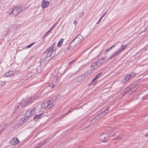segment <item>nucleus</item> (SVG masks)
Listing matches in <instances>:
<instances>
[{"label": "nucleus", "mask_w": 148, "mask_h": 148, "mask_svg": "<svg viewBox=\"0 0 148 148\" xmlns=\"http://www.w3.org/2000/svg\"><path fill=\"white\" fill-rule=\"evenodd\" d=\"M75 24H76L77 23V22L76 21H75L73 22Z\"/></svg>", "instance_id": "79ce46f5"}, {"label": "nucleus", "mask_w": 148, "mask_h": 148, "mask_svg": "<svg viewBox=\"0 0 148 148\" xmlns=\"http://www.w3.org/2000/svg\"><path fill=\"white\" fill-rule=\"evenodd\" d=\"M7 125L6 124H1L0 126V133H1V131L4 130L5 128L6 127Z\"/></svg>", "instance_id": "aec40b11"}, {"label": "nucleus", "mask_w": 148, "mask_h": 148, "mask_svg": "<svg viewBox=\"0 0 148 148\" xmlns=\"http://www.w3.org/2000/svg\"><path fill=\"white\" fill-rule=\"evenodd\" d=\"M84 15V12H82L81 14L79 15V17L80 18H82Z\"/></svg>", "instance_id": "2f4dec72"}, {"label": "nucleus", "mask_w": 148, "mask_h": 148, "mask_svg": "<svg viewBox=\"0 0 148 148\" xmlns=\"http://www.w3.org/2000/svg\"><path fill=\"white\" fill-rule=\"evenodd\" d=\"M91 67L92 69H97L99 67V66H98L97 63L96 61L92 63L91 65Z\"/></svg>", "instance_id": "2eb2a0df"}, {"label": "nucleus", "mask_w": 148, "mask_h": 148, "mask_svg": "<svg viewBox=\"0 0 148 148\" xmlns=\"http://www.w3.org/2000/svg\"><path fill=\"white\" fill-rule=\"evenodd\" d=\"M96 62L97 63L98 66L99 67L101 66L102 64L105 63V62L104 61H100L99 60H97Z\"/></svg>", "instance_id": "412c9836"}, {"label": "nucleus", "mask_w": 148, "mask_h": 148, "mask_svg": "<svg viewBox=\"0 0 148 148\" xmlns=\"http://www.w3.org/2000/svg\"><path fill=\"white\" fill-rule=\"evenodd\" d=\"M27 111L26 112V113L25 114V116L23 118H21V121L25 123L27 122L28 120V117L29 116L31 117V116L30 113L27 114Z\"/></svg>", "instance_id": "9d476101"}, {"label": "nucleus", "mask_w": 148, "mask_h": 148, "mask_svg": "<svg viewBox=\"0 0 148 148\" xmlns=\"http://www.w3.org/2000/svg\"><path fill=\"white\" fill-rule=\"evenodd\" d=\"M127 47V45H123L121 46V48L119 49L116 52L118 54H119L121 52Z\"/></svg>", "instance_id": "ddd939ff"}, {"label": "nucleus", "mask_w": 148, "mask_h": 148, "mask_svg": "<svg viewBox=\"0 0 148 148\" xmlns=\"http://www.w3.org/2000/svg\"><path fill=\"white\" fill-rule=\"evenodd\" d=\"M50 30H49L45 34V35H44V37H45L46 36H47V34H48V33L50 32Z\"/></svg>", "instance_id": "c9c22d12"}, {"label": "nucleus", "mask_w": 148, "mask_h": 148, "mask_svg": "<svg viewBox=\"0 0 148 148\" xmlns=\"http://www.w3.org/2000/svg\"><path fill=\"white\" fill-rule=\"evenodd\" d=\"M92 72V70H91L90 69H89L87 72V74H86V76L88 75H90Z\"/></svg>", "instance_id": "bb28decb"}, {"label": "nucleus", "mask_w": 148, "mask_h": 148, "mask_svg": "<svg viewBox=\"0 0 148 148\" xmlns=\"http://www.w3.org/2000/svg\"><path fill=\"white\" fill-rule=\"evenodd\" d=\"M56 23L54 24V25L53 26V27H52V28L49 30L50 31L51 30L55 27L56 25Z\"/></svg>", "instance_id": "f704fd0d"}, {"label": "nucleus", "mask_w": 148, "mask_h": 148, "mask_svg": "<svg viewBox=\"0 0 148 148\" xmlns=\"http://www.w3.org/2000/svg\"><path fill=\"white\" fill-rule=\"evenodd\" d=\"M75 61V60H74L72 61L69 62V63L68 64L69 66L73 64Z\"/></svg>", "instance_id": "c85d7f7f"}, {"label": "nucleus", "mask_w": 148, "mask_h": 148, "mask_svg": "<svg viewBox=\"0 0 148 148\" xmlns=\"http://www.w3.org/2000/svg\"><path fill=\"white\" fill-rule=\"evenodd\" d=\"M44 116L43 113L40 114H37L35 115L34 117V121H36L38 119H39L43 116Z\"/></svg>", "instance_id": "4468645a"}, {"label": "nucleus", "mask_w": 148, "mask_h": 148, "mask_svg": "<svg viewBox=\"0 0 148 148\" xmlns=\"http://www.w3.org/2000/svg\"><path fill=\"white\" fill-rule=\"evenodd\" d=\"M55 86V85L52 84L49 85V87H50L51 88H54Z\"/></svg>", "instance_id": "7c9ffc66"}, {"label": "nucleus", "mask_w": 148, "mask_h": 148, "mask_svg": "<svg viewBox=\"0 0 148 148\" xmlns=\"http://www.w3.org/2000/svg\"><path fill=\"white\" fill-rule=\"evenodd\" d=\"M63 40L64 39H61L60 40L58 43L57 45L58 47H59L61 45L63 41Z\"/></svg>", "instance_id": "393cba45"}, {"label": "nucleus", "mask_w": 148, "mask_h": 148, "mask_svg": "<svg viewBox=\"0 0 148 148\" xmlns=\"http://www.w3.org/2000/svg\"><path fill=\"white\" fill-rule=\"evenodd\" d=\"M101 18H100V19H99V20L97 22L96 24H97L99 23L100 22L101 20Z\"/></svg>", "instance_id": "e433bc0d"}, {"label": "nucleus", "mask_w": 148, "mask_h": 148, "mask_svg": "<svg viewBox=\"0 0 148 148\" xmlns=\"http://www.w3.org/2000/svg\"><path fill=\"white\" fill-rule=\"evenodd\" d=\"M41 4V6L43 8H46L49 5V2L44 0H43L42 1Z\"/></svg>", "instance_id": "f8f14e48"}, {"label": "nucleus", "mask_w": 148, "mask_h": 148, "mask_svg": "<svg viewBox=\"0 0 148 148\" xmlns=\"http://www.w3.org/2000/svg\"><path fill=\"white\" fill-rule=\"evenodd\" d=\"M98 60H100V61H104L105 62L107 61H105V58L101 57Z\"/></svg>", "instance_id": "cd10ccee"}, {"label": "nucleus", "mask_w": 148, "mask_h": 148, "mask_svg": "<svg viewBox=\"0 0 148 148\" xmlns=\"http://www.w3.org/2000/svg\"><path fill=\"white\" fill-rule=\"evenodd\" d=\"M60 95H58L55 96L53 97L51 100L48 101L46 104L47 108L48 109L54 106L56 104L55 101L59 100Z\"/></svg>", "instance_id": "f03ea898"}, {"label": "nucleus", "mask_w": 148, "mask_h": 148, "mask_svg": "<svg viewBox=\"0 0 148 148\" xmlns=\"http://www.w3.org/2000/svg\"><path fill=\"white\" fill-rule=\"evenodd\" d=\"M54 47L53 46H51L48 48L47 50L45 51L44 55L46 58L51 57V56H54V54H53V52Z\"/></svg>", "instance_id": "423d86ee"}, {"label": "nucleus", "mask_w": 148, "mask_h": 148, "mask_svg": "<svg viewBox=\"0 0 148 148\" xmlns=\"http://www.w3.org/2000/svg\"><path fill=\"white\" fill-rule=\"evenodd\" d=\"M13 73L12 71H10L9 72H8L3 75V76L4 77H10L12 76L13 75Z\"/></svg>", "instance_id": "dca6fc26"}, {"label": "nucleus", "mask_w": 148, "mask_h": 148, "mask_svg": "<svg viewBox=\"0 0 148 148\" xmlns=\"http://www.w3.org/2000/svg\"><path fill=\"white\" fill-rule=\"evenodd\" d=\"M19 142L18 139L17 138L15 137L11 139L10 143L11 145H15L18 144Z\"/></svg>", "instance_id": "9b49d317"}, {"label": "nucleus", "mask_w": 148, "mask_h": 148, "mask_svg": "<svg viewBox=\"0 0 148 148\" xmlns=\"http://www.w3.org/2000/svg\"><path fill=\"white\" fill-rule=\"evenodd\" d=\"M1 134V133H0V134Z\"/></svg>", "instance_id": "de8ad7c7"}, {"label": "nucleus", "mask_w": 148, "mask_h": 148, "mask_svg": "<svg viewBox=\"0 0 148 148\" xmlns=\"http://www.w3.org/2000/svg\"><path fill=\"white\" fill-rule=\"evenodd\" d=\"M110 50L109 49V48L108 49H107L106 50V51H107V52H108Z\"/></svg>", "instance_id": "a19ab883"}, {"label": "nucleus", "mask_w": 148, "mask_h": 148, "mask_svg": "<svg viewBox=\"0 0 148 148\" xmlns=\"http://www.w3.org/2000/svg\"><path fill=\"white\" fill-rule=\"evenodd\" d=\"M46 143V141H43L42 142L40 143L35 148H40L43 145Z\"/></svg>", "instance_id": "4be33fe9"}, {"label": "nucleus", "mask_w": 148, "mask_h": 148, "mask_svg": "<svg viewBox=\"0 0 148 148\" xmlns=\"http://www.w3.org/2000/svg\"><path fill=\"white\" fill-rule=\"evenodd\" d=\"M41 107L40 105H38L35 106L30 110H28L27 111V114L30 113L31 116L35 113H37L40 112L41 111Z\"/></svg>", "instance_id": "39448f33"}, {"label": "nucleus", "mask_w": 148, "mask_h": 148, "mask_svg": "<svg viewBox=\"0 0 148 148\" xmlns=\"http://www.w3.org/2000/svg\"><path fill=\"white\" fill-rule=\"evenodd\" d=\"M24 9L25 8H23L20 7H15L12 10L11 12L10 13V14L12 13H13L15 15V16H16L21 12L23 11Z\"/></svg>", "instance_id": "0eeeda50"}, {"label": "nucleus", "mask_w": 148, "mask_h": 148, "mask_svg": "<svg viewBox=\"0 0 148 148\" xmlns=\"http://www.w3.org/2000/svg\"><path fill=\"white\" fill-rule=\"evenodd\" d=\"M55 43H54L51 46H53H53H54V45H55Z\"/></svg>", "instance_id": "c03bdc74"}, {"label": "nucleus", "mask_w": 148, "mask_h": 148, "mask_svg": "<svg viewBox=\"0 0 148 148\" xmlns=\"http://www.w3.org/2000/svg\"><path fill=\"white\" fill-rule=\"evenodd\" d=\"M83 40V37L81 35H79L73 40L69 44V47L68 48V51L71 50L70 47L72 48L74 47L73 46L74 45V42L76 43L79 44Z\"/></svg>", "instance_id": "f257e3e1"}, {"label": "nucleus", "mask_w": 148, "mask_h": 148, "mask_svg": "<svg viewBox=\"0 0 148 148\" xmlns=\"http://www.w3.org/2000/svg\"><path fill=\"white\" fill-rule=\"evenodd\" d=\"M35 43H36L35 42H33V43H32L31 44H30L29 45L27 46L26 47L27 48H29L32 45H33Z\"/></svg>", "instance_id": "c756f323"}, {"label": "nucleus", "mask_w": 148, "mask_h": 148, "mask_svg": "<svg viewBox=\"0 0 148 148\" xmlns=\"http://www.w3.org/2000/svg\"><path fill=\"white\" fill-rule=\"evenodd\" d=\"M115 46V44L113 45L111 47H110L109 49L110 50H111L112 48H114Z\"/></svg>", "instance_id": "72a5a7b5"}, {"label": "nucleus", "mask_w": 148, "mask_h": 148, "mask_svg": "<svg viewBox=\"0 0 148 148\" xmlns=\"http://www.w3.org/2000/svg\"><path fill=\"white\" fill-rule=\"evenodd\" d=\"M118 55V54L116 51L113 55L108 58V60H110L113 58H115Z\"/></svg>", "instance_id": "b1692460"}, {"label": "nucleus", "mask_w": 148, "mask_h": 148, "mask_svg": "<svg viewBox=\"0 0 148 148\" xmlns=\"http://www.w3.org/2000/svg\"><path fill=\"white\" fill-rule=\"evenodd\" d=\"M106 14V12L105 13L102 15V16L101 17L102 19V18Z\"/></svg>", "instance_id": "ea45409f"}, {"label": "nucleus", "mask_w": 148, "mask_h": 148, "mask_svg": "<svg viewBox=\"0 0 148 148\" xmlns=\"http://www.w3.org/2000/svg\"><path fill=\"white\" fill-rule=\"evenodd\" d=\"M60 75L59 73H57V75H54L53 79V82L55 83L56 82L58 78V75Z\"/></svg>", "instance_id": "6ab92c4d"}, {"label": "nucleus", "mask_w": 148, "mask_h": 148, "mask_svg": "<svg viewBox=\"0 0 148 148\" xmlns=\"http://www.w3.org/2000/svg\"><path fill=\"white\" fill-rule=\"evenodd\" d=\"M41 110L42 109V108H47V106L46 104V103H42L41 105Z\"/></svg>", "instance_id": "a878e982"}, {"label": "nucleus", "mask_w": 148, "mask_h": 148, "mask_svg": "<svg viewBox=\"0 0 148 148\" xmlns=\"http://www.w3.org/2000/svg\"><path fill=\"white\" fill-rule=\"evenodd\" d=\"M72 110L71 111V110H69V111L68 112H67V113L66 114H65V115H67L68 113H70V112H72V110Z\"/></svg>", "instance_id": "58836bf2"}, {"label": "nucleus", "mask_w": 148, "mask_h": 148, "mask_svg": "<svg viewBox=\"0 0 148 148\" xmlns=\"http://www.w3.org/2000/svg\"><path fill=\"white\" fill-rule=\"evenodd\" d=\"M108 108L106 109L104 111H103L101 113V114H99L98 115L99 116V117H101L102 116H105L106 114L108 112Z\"/></svg>", "instance_id": "f3484780"}, {"label": "nucleus", "mask_w": 148, "mask_h": 148, "mask_svg": "<svg viewBox=\"0 0 148 148\" xmlns=\"http://www.w3.org/2000/svg\"><path fill=\"white\" fill-rule=\"evenodd\" d=\"M135 76V73L132 72L130 74H129L125 76L123 79L122 82V83H125L129 79L132 78L134 77Z\"/></svg>", "instance_id": "6e6552de"}, {"label": "nucleus", "mask_w": 148, "mask_h": 148, "mask_svg": "<svg viewBox=\"0 0 148 148\" xmlns=\"http://www.w3.org/2000/svg\"><path fill=\"white\" fill-rule=\"evenodd\" d=\"M116 139L119 140L121 139V138L120 137H118L117 138H116Z\"/></svg>", "instance_id": "37998d69"}, {"label": "nucleus", "mask_w": 148, "mask_h": 148, "mask_svg": "<svg viewBox=\"0 0 148 148\" xmlns=\"http://www.w3.org/2000/svg\"><path fill=\"white\" fill-rule=\"evenodd\" d=\"M145 119H147L148 120V114L146 115V116L145 117Z\"/></svg>", "instance_id": "4c0bfd02"}, {"label": "nucleus", "mask_w": 148, "mask_h": 148, "mask_svg": "<svg viewBox=\"0 0 148 148\" xmlns=\"http://www.w3.org/2000/svg\"><path fill=\"white\" fill-rule=\"evenodd\" d=\"M138 86L136 85L135 84H132L126 87L124 90V95L126 94L127 92L131 90V92H129L130 94H132L135 92L136 90L138 88Z\"/></svg>", "instance_id": "20e7f679"}, {"label": "nucleus", "mask_w": 148, "mask_h": 148, "mask_svg": "<svg viewBox=\"0 0 148 148\" xmlns=\"http://www.w3.org/2000/svg\"><path fill=\"white\" fill-rule=\"evenodd\" d=\"M102 74V73H100L99 74H97L96 75L94 78L92 80V82H91V83H92L94 81L97 79Z\"/></svg>", "instance_id": "5701e85b"}, {"label": "nucleus", "mask_w": 148, "mask_h": 148, "mask_svg": "<svg viewBox=\"0 0 148 148\" xmlns=\"http://www.w3.org/2000/svg\"><path fill=\"white\" fill-rule=\"evenodd\" d=\"M6 83V82H1V85L2 86H4Z\"/></svg>", "instance_id": "473e14b6"}, {"label": "nucleus", "mask_w": 148, "mask_h": 148, "mask_svg": "<svg viewBox=\"0 0 148 148\" xmlns=\"http://www.w3.org/2000/svg\"><path fill=\"white\" fill-rule=\"evenodd\" d=\"M148 134H147V136L148 135Z\"/></svg>", "instance_id": "a18cd8bd"}, {"label": "nucleus", "mask_w": 148, "mask_h": 148, "mask_svg": "<svg viewBox=\"0 0 148 148\" xmlns=\"http://www.w3.org/2000/svg\"><path fill=\"white\" fill-rule=\"evenodd\" d=\"M33 100H34L32 98H30L29 99L27 103H26V104H24L25 101H22L21 103H19V106H18L17 107V109H18L20 106V105H21V106H23L22 107L25 106L26 105V106H28L29 105L28 104L29 103H32L33 101Z\"/></svg>", "instance_id": "1a4fd4ad"}, {"label": "nucleus", "mask_w": 148, "mask_h": 148, "mask_svg": "<svg viewBox=\"0 0 148 148\" xmlns=\"http://www.w3.org/2000/svg\"><path fill=\"white\" fill-rule=\"evenodd\" d=\"M105 138V134H102L100 135L99 136V138L100 139L103 140L101 141L102 142L105 143L106 142V140H104L103 139Z\"/></svg>", "instance_id": "a211bd4d"}, {"label": "nucleus", "mask_w": 148, "mask_h": 148, "mask_svg": "<svg viewBox=\"0 0 148 148\" xmlns=\"http://www.w3.org/2000/svg\"><path fill=\"white\" fill-rule=\"evenodd\" d=\"M85 77V74H84L81 76H79L77 77L74 78L71 81V85L74 87H76L80 84V81L84 79Z\"/></svg>", "instance_id": "7ed1b4c3"}, {"label": "nucleus", "mask_w": 148, "mask_h": 148, "mask_svg": "<svg viewBox=\"0 0 148 148\" xmlns=\"http://www.w3.org/2000/svg\"><path fill=\"white\" fill-rule=\"evenodd\" d=\"M148 134H147V136L148 135Z\"/></svg>", "instance_id": "49530a36"}]
</instances>
